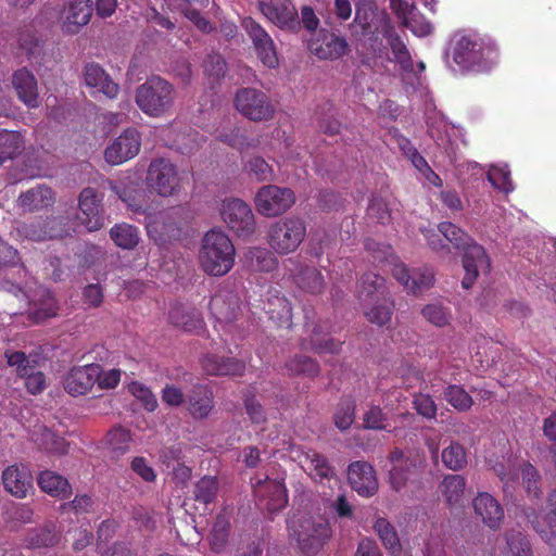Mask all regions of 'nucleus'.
Masks as SVG:
<instances>
[{
    "label": "nucleus",
    "mask_w": 556,
    "mask_h": 556,
    "mask_svg": "<svg viewBox=\"0 0 556 556\" xmlns=\"http://www.w3.org/2000/svg\"><path fill=\"white\" fill-rule=\"evenodd\" d=\"M438 229L442 233L444 241L450 242L452 248L463 252V267L465 276L462 280L464 289L473 287L480 269L490 271V257L484 248L476 242L468 232L451 222L438 224Z\"/></svg>",
    "instance_id": "1"
},
{
    "label": "nucleus",
    "mask_w": 556,
    "mask_h": 556,
    "mask_svg": "<svg viewBox=\"0 0 556 556\" xmlns=\"http://www.w3.org/2000/svg\"><path fill=\"white\" fill-rule=\"evenodd\" d=\"M287 530L291 543L305 556H315L321 552L332 535L327 519L307 515L292 516L287 520Z\"/></svg>",
    "instance_id": "2"
},
{
    "label": "nucleus",
    "mask_w": 556,
    "mask_h": 556,
    "mask_svg": "<svg viewBox=\"0 0 556 556\" xmlns=\"http://www.w3.org/2000/svg\"><path fill=\"white\" fill-rule=\"evenodd\" d=\"M235 245L224 231L212 229L204 235L199 251V264L206 275H227L235 265Z\"/></svg>",
    "instance_id": "3"
},
{
    "label": "nucleus",
    "mask_w": 556,
    "mask_h": 556,
    "mask_svg": "<svg viewBox=\"0 0 556 556\" xmlns=\"http://www.w3.org/2000/svg\"><path fill=\"white\" fill-rule=\"evenodd\" d=\"M496 58L497 48L482 38L460 35L454 39L452 59L463 73L489 72Z\"/></svg>",
    "instance_id": "4"
},
{
    "label": "nucleus",
    "mask_w": 556,
    "mask_h": 556,
    "mask_svg": "<svg viewBox=\"0 0 556 556\" xmlns=\"http://www.w3.org/2000/svg\"><path fill=\"white\" fill-rule=\"evenodd\" d=\"M364 247L370 252L374 261L387 262V264L392 265L393 277L402 283L406 291L417 294L431 288L434 278L432 271L428 268L408 270L406 265L395 260L394 250L389 243L367 239Z\"/></svg>",
    "instance_id": "5"
},
{
    "label": "nucleus",
    "mask_w": 556,
    "mask_h": 556,
    "mask_svg": "<svg viewBox=\"0 0 556 556\" xmlns=\"http://www.w3.org/2000/svg\"><path fill=\"white\" fill-rule=\"evenodd\" d=\"M389 21V15L379 12L374 0H358L352 29L358 40H367L372 54L381 55L386 51L381 34Z\"/></svg>",
    "instance_id": "6"
},
{
    "label": "nucleus",
    "mask_w": 556,
    "mask_h": 556,
    "mask_svg": "<svg viewBox=\"0 0 556 556\" xmlns=\"http://www.w3.org/2000/svg\"><path fill=\"white\" fill-rule=\"evenodd\" d=\"M176 90L165 78L152 75L136 89L135 101L148 116L160 117L174 105Z\"/></svg>",
    "instance_id": "7"
},
{
    "label": "nucleus",
    "mask_w": 556,
    "mask_h": 556,
    "mask_svg": "<svg viewBox=\"0 0 556 556\" xmlns=\"http://www.w3.org/2000/svg\"><path fill=\"white\" fill-rule=\"evenodd\" d=\"M208 309L215 319L214 329L231 333L242 314L240 296L233 290L222 287L212 295Z\"/></svg>",
    "instance_id": "8"
},
{
    "label": "nucleus",
    "mask_w": 556,
    "mask_h": 556,
    "mask_svg": "<svg viewBox=\"0 0 556 556\" xmlns=\"http://www.w3.org/2000/svg\"><path fill=\"white\" fill-rule=\"evenodd\" d=\"M148 188L157 195L168 198L176 195L181 189V176L178 168L164 157L151 161L147 172Z\"/></svg>",
    "instance_id": "9"
},
{
    "label": "nucleus",
    "mask_w": 556,
    "mask_h": 556,
    "mask_svg": "<svg viewBox=\"0 0 556 556\" xmlns=\"http://www.w3.org/2000/svg\"><path fill=\"white\" fill-rule=\"evenodd\" d=\"M220 216L229 230L240 239H249L255 232L256 223L253 211L241 199H225L222 202Z\"/></svg>",
    "instance_id": "10"
},
{
    "label": "nucleus",
    "mask_w": 556,
    "mask_h": 556,
    "mask_svg": "<svg viewBox=\"0 0 556 556\" xmlns=\"http://www.w3.org/2000/svg\"><path fill=\"white\" fill-rule=\"evenodd\" d=\"M235 105L243 116L255 122L267 121L275 112L267 94L254 88L238 90Z\"/></svg>",
    "instance_id": "11"
},
{
    "label": "nucleus",
    "mask_w": 556,
    "mask_h": 556,
    "mask_svg": "<svg viewBox=\"0 0 556 556\" xmlns=\"http://www.w3.org/2000/svg\"><path fill=\"white\" fill-rule=\"evenodd\" d=\"M229 354L206 352L200 357V366L206 376L241 377L245 372V362Z\"/></svg>",
    "instance_id": "12"
},
{
    "label": "nucleus",
    "mask_w": 556,
    "mask_h": 556,
    "mask_svg": "<svg viewBox=\"0 0 556 556\" xmlns=\"http://www.w3.org/2000/svg\"><path fill=\"white\" fill-rule=\"evenodd\" d=\"M103 197L91 187L84 188L78 198V219L88 231H97L104 226Z\"/></svg>",
    "instance_id": "13"
},
{
    "label": "nucleus",
    "mask_w": 556,
    "mask_h": 556,
    "mask_svg": "<svg viewBox=\"0 0 556 556\" xmlns=\"http://www.w3.org/2000/svg\"><path fill=\"white\" fill-rule=\"evenodd\" d=\"M141 136L135 128L123 131L104 151V159L111 165H121L134 159L140 151Z\"/></svg>",
    "instance_id": "14"
},
{
    "label": "nucleus",
    "mask_w": 556,
    "mask_h": 556,
    "mask_svg": "<svg viewBox=\"0 0 556 556\" xmlns=\"http://www.w3.org/2000/svg\"><path fill=\"white\" fill-rule=\"evenodd\" d=\"M242 27L251 38L262 63L269 68H275L278 65V55L271 37L252 17L243 18Z\"/></svg>",
    "instance_id": "15"
},
{
    "label": "nucleus",
    "mask_w": 556,
    "mask_h": 556,
    "mask_svg": "<svg viewBox=\"0 0 556 556\" xmlns=\"http://www.w3.org/2000/svg\"><path fill=\"white\" fill-rule=\"evenodd\" d=\"M144 215L147 233L156 244H165L179 237L180 229L173 212H146Z\"/></svg>",
    "instance_id": "16"
},
{
    "label": "nucleus",
    "mask_w": 556,
    "mask_h": 556,
    "mask_svg": "<svg viewBox=\"0 0 556 556\" xmlns=\"http://www.w3.org/2000/svg\"><path fill=\"white\" fill-rule=\"evenodd\" d=\"M349 45L343 37L337 36L333 31L321 29L317 37L308 42V49L319 60H339L348 51Z\"/></svg>",
    "instance_id": "17"
},
{
    "label": "nucleus",
    "mask_w": 556,
    "mask_h": 556,
    "mask_svg": "<svg viewBox=\"0 0 556 556\" xmlns=\"http://www.w3.org/2000/svg\"><path fill=\"white\" fill-rule=\"evenodd\" d=\"M216 403L213 390L205 384H195L186 399V410L195 421L210 418L215 412Z\"/></svg>",
    "instance_id": "18"
},
{
    "label": "nucleus",
    "mask_w": 556,
    "mask_h": 556,
    "mask_svg": "<svg viewBox=\"0 0 556 556\" xmlns=\"http://www.w3.org/2000/svg\"><path fill=\"white\" fill-rule=\"evenodd\" d=\"M99 364L74 366L64 378V389L72 396L85 395L96 384L100 374Z\"/></svg>",
    "instance_id": "19"
},
{
    "label": "nucleus",
    "mask_w": 556,
    "mask_h": 556,
    "mask_svg": "<svg viewBox=\"0 0 556 556\" xmlns=\"http://www.w3.org/2000/svg\"><path fill=\"white\" fill-rule=\"evenodd\" d=\"M350 485L362 496H372L378 492L379 482L376 470L365 460L352 462L348 469Z\"/></svg>",
    "instance_id": "20"
},
{
    "label": "nucleus",
    "mask_w": 556,
    "mask_h": 556,
    "mask_svg": "<svg viewBox=\"0 0 556 556\" xmlns=\"http://www.w3.org/2000/svg\"><path fill=\"white\" fill-rule=\"evenodd\" d=\"M63 543V532L53 521L29 529L24 538L25 546L30 549L55 548Z\"/></svg>",
    "instance_id": "21"
},
{
    "label": "nucleus",
    "mask_w": 556,
    "mask_h": 556,
    "mask_svg": "<svg viewBox=\"0 0 556 556\" xmlns=\"http://www.w3.org/2000/svg\"><path fill=\"white\" fill-rule=\"evenodd\" d=\"M473 513L477 518L491 530H497L504 518L505 510L496 497L488 492L478 493L472 501Z\"/></svg>",
    "instance_id": "22"
},
{
    "label": "nucleus",
    "mask_w": 556,
    "mask_h": 556,
    "mask_svg": "<svg viewBox=\"0 0 556 556\" xmlns=\"http://www.w3.org/2000/svg\"><path fill=\"white\" fill-rule=\"evenodd\" d=\"M388 460L391 466L389 469L390 484L396 492H400L407 484L409 476L413 475L416 459L412 454L394 448L389 453Z\"/></svg>",
    "instance_id": "23"
},
{
    "label": "nucleus",
    "mask_w": 556,
    "mask_h": 556,
    "mask_svg": "<svg viewBox=\"0 0 556 556\" xmlns=\"http://www.w3.org/2000/svg\"><path fill=\"white\" fill-rule=\"evenodd\" d=\"M11 80L21 102H23L28 109H36L39 106L38 80L31 71L26 67L16 70L12 74Z\"/></svg>",
    "instance_id": "24"
},
{
    "label": "nucleus",
    "mask_w": 556,
    "mask_h": 556,
    "mask_svg": "<svg viewBox=\"0 0 556 556\" xmlns=\"http://www.w3.org/2000/svg\"><path fill=\"white\" fill-rule=\"evenodd\" d=\"M283 267L286 271L290 273V277L298 283L300 289L311 293H319L324 290V276L317 268L300 266L292 258L285 261Z\"/></svg>",
    "instance_id": "25"
},
{
    "label": "nucleus",
    "mask_w": 556,
    "mask_h": 556,
    "mask_svg": "<svg viewBox=\"0 0 556 556\" xmlns=\"http://www.w3.org/2000/svg\"><path fill=\"white\" fill-rule=\"evenodd\" d=\"M83 76L87 87L96 89L109 99L117 98L119 93L118 84L98 63H87L84 67Z\"/></svg>",
    "instance_id": "26"
},
{
    "label": "nucleus",
    "mask_w": 556,
    "mask_h": 556,
    "mask_svg": "<svg viewBox=\"0 0 556 556\" xmlns=\"http://www.w3.org/2000/svg\"><path fill=\"white\" fill-rule=\"evenodd\" d=\"M4 490L17 498H24L33 489V476L25 466L11 465L2 471Z\"/></svg>",
    "instance_id": "27"
},
{
    "label": "nucleus",
    "mask_w": 556,
    "mask_h": 556,
    "mask_svg": "<svg viewBox=\"0 0 556 556\" xmlns=\"http://www.w3.org/2000/svg\"><path fill=\"white\" fill-rule=\"evenodd\" d=\"M169 323L186 332L199 334L205 326L199 311L184 305H175L168 314Z\"/></svg>",
    "instance_id": "28"
},
{
    "label": "nucleus",
    "mask_w": 556,
    "mask_h": 556,
    "mask_svg": "<svg viewBox=\"0 0 556 556\" xmlns=\"http://www.w3.org/2000/svg\"><path fill=\"white\" fill-rule=\"evenodd\" d=\"M40 490L53 498L63 501L68 498L73 489L70 481L53 470H43L37 477Z\"/></svg>",
    "instance_id": "29"
},
{
    "label": "nucleus",
    "mask_w": 556,
    "mask_h": 556,
    "mask_svg": "<svg viewBox=\"0 0 556 556\" xmlns=\"http://www.w3.org/2000/svg\"><path fill=\"white\" fill-rule=\"evenodd\" d=\"M55 201L54 192L46 185H38L18 197V205L27 212L51 206Z\"/></svg>",
    "instance_id": "30"
},
{
    "label": "nucleus",
    "mask_w": 556,
    "mask_h": 556,
    "mask_svg": "<svg viewBox=\"0 0 556 556\" xmlns=\"http://www.w3.org/2000/svg\"><path fill=\"white\" fill-rule=\"evenodd\" d=\"M92 15L91 0H72L68 5L64 30L70 34L78 33L81 26L89 23Z\"/></svg>",
    "instance_id": "31"
},
{
    "label": "nucleus",
    "mask_w": 556,
    "mask_h": 556,
    "mask_svg": "<svg viewBox=\"0 0 556 556\" xmlns=\"http://www.w3.org/2000/svg\"><path fill=\"white\" fill-rule=\"evenodd\" d=\"M386 38L387 43L391 48L393 61L401 65L403 70H409L413 66V60L405 42L401 39L394 29V24L390 20L386 29L381 34V39Z\"/></svg>",
    "instance_id": "32"
},
{
    "label": "nucleus",
    "mask_w": 556,
    "mask_h": 556,
    "mask_svg": "<svg viewBox=\"0 0 556 556\" xmlns=\"http://www.w3.org/2000/svg\"><path fill=\"white\" fill-rule=\"evenodd\" d=\"M282 239L280 240V252L288 253L296 250L305 237V223L299 217L287 219L282 228Z\"/></svg>",
    "instance_id": "33"
},
{
    "label": "nucleus",
    "mask_w": 556,
    "mask_h": 556,
    "mask_svg": "<svg viewBox=\"0 0 556 556\" xmlns=\"http://www.w3.org/2000/svg\"><path fill=\"white\" fill-rule=\"evenodd\" d=\"M25 149V142L18 131L0 129V165L17 157Z\"/></svg>",
    "instance_id": "34"
},
{
    "label": "nucleus",
    "mask_w": 556,
    "mask_h": 556,
    "mask_svg": "<svg viewBox=\"0 0 556 556\" xmlns=\"http://www.w3.org/2000/svg\"><path fill=\"white\" fill-rule=\"evenodd\" d=\"M466 479L459 475H448L443 478L439 488L450 506L462 505L466 489Z\"/></svg>",
    "instance_id": "35"
},
{
    "label": "nucleus",
    "mask_w": 556,
    "mask_h": 556,
    "mask_svg": "<svg viewBox=\"0 0 556 556\" xmlns=\"http://www.w3.org/2000/svg\"><path fill=\"white\" fill-rule=\"evenodd\" d=\"M230 532V516L226 511L219 513L212 527L210 534V546L215 553H222L227 543Z\"/></svg>",
    "instance_id": "36"
},
{
    "label": "nucleus",
    "mask_w": 556,
    "mask_h": 556,
    "mask_svg": "<svg viewBox=\"0 0 556 556\" xmlns=\"http://www.w3.org/2000/svg\"><path fill=\"white\" fill-rule=\"evenodd\" d=\"M110 237L121 249L132 250L140 241L139 229L130 224H115L110 230Z\"/></svg>",
    "instance_id": "37"
},
{
    "label": "nucleus",
    "mask_w": 556,
    "mask_h": 556,
    "mask_svg": "<svg viewBox=\"0 0 556 556\" xmlns=\"http://www.w3.org/2000/svg\"><path fill=\"white\" fill-rule=\"evenodd\" d=\"M255 206L260 214L268 217L278 215V187L268 185L262 187L255 197Z\"/></svg>",
    "instance_id": "38"
},
{
    "label": "nucleus",
    "mask_w": 556,
    "mask_h": 556,
    "mask_svg": "<svg viewBox=\"0 0 556 556\" xmlns=\"http://www.w3.org/2000/svg\"><path fill=\"white\" fill-rule=\"evenodd\" d=\"M387 288L384 277L367 273L364 274L361 280L358 296L361 300L377 299L386 296Z\"/></svg>",
    "instance_id": "39"
},
{
    "label": "nucleus",
    "mask_w": 556,
    "mask_h": 556,
    "mask_svg": "<svg viewBox=\"0 0 556 556\" xmlns=\"http://www.w3.org/2000/svg\"><path fill=\"white\" fill-rule=\"evenodd\" d=\"M303 469L308 471L313 479H325L333 475V469L329 466L326 457L316 451H309L303 459Z\"/></svg>",
    "instance_id": "40"
},
{
    "label": "nucleus",
    "mask_w": 556,
    "mask_h": 556,
    "mask_svg": "<svg viewBox=\"0 0 556 556\" xmlns=\"http://www.w3.org/2000/svg\"><path fill=\"white\" fill-rule=\"evenodd\" d=\"M442 462L447 469L462 470L467 467L468 456L464 445L452 441L441 453Z\"/></svg>",
    "instance_id": "41"
},
{
    "label": "nucleus",
    "mask_w": 556,
    "mask_h": 556,
    "mask_svg": "<svg viewBox=\"0 0 556 556\" xmlns=\"http://www.w3.org/2000/svg\"><path fill=\"white\" fill-rule=\"evenodd\" d=\"M369 309H366L364 315L367 320L378 326H384L390 323L393 312L394 302L387 296L380 298Z\"/></svg>",
    "instance_id": "42"
},
{
    "label": "nucleus",
    "mask_w": 556,
    "mask_h": 556,
    "mask_svg": "<svg viewBox=\"0 0 556 556\" xmlns=\"http://www.w3.org/2000/svg\"><path fill=\"white\" fill-rule=\"evenodd\" d=\"M356 417V402L352 397H343L339 401L334 410V425L342 432L353 425Z\"/></svg>",
    "instance_id": "43"
},
{
    "label": "nucleus",
    "mask_w": 556,
    "mask_h": 556,
    "mask_svg": "<svg viewBox=\"0 0 556 556\" xmlns=\"http://www.w3.org/2000/svg\"><path fill=\"white\" fill-rule=\"evenodd\" d=\"M303 348L315 351L316 353H339L342 349V341L334 339H325L320 336V326L314 327L309 341L303 342Z\"/></svg>",
    "instance_id": "44"
},
{
    "label": "nucleus",
    "mask_w": 556,
    "mask_h": 556,
    "mask_svg": "<svg viewBox=\"0 0 556 556\" xmlns=\"http://www.w3.org/2000/svg\"><path fill=\"white\" fill-rule=\"evenodd\" d=\"M374 529L378 533L382 544L392 553L401 551L400 538L396 530L387 518H378L375 521Z\"/></svg>",
    "instance_id": "45"
},
{
    "label": "nucleus",
    "mask_w": 556,
    "mask_h": 556,
    "mask_svg": "<svg viewBox=\"0 0 556 556\" xmlns=\"http://www.w3.org/2000/svg\"><path fill=\"white\" fill-rule=\"evenodd\" d=\"M444 395L446 402L458 412L469 410L475 403L471 395L459 384L446 386Z\"/></svg>",
    "instance_id": "46"
},
{
    "label": "nucleus",
    "mask_w": 556,
    "mask_h": 556,
    "mask_svg": "<svg viewBox=\"0 0 556 556\" xmlns=\"http://www.w3.org/2000/svg\"><path fill=\"white\" fill-rule=\"evenodd\" d=\"M218 489L219 483L216 478L204 476L194 485V501L204 505L211 504L215 501Z\"/></svg>",
    "instance_id": "47"
},
{
    "label": "nucleus",
    "mask_w": 556,
    "mask_h": 556,
    "mask_svg": "<svg viewBox=\"0 0 556 556\" xmlns=\"http://www.w3.org/2000/svg\"><path fill=\"white\" fill-rule=\"evenodd\" d=\"M94 507V500L92 495L84 493L76 494L72 501L63 502L59 506L61 514L72 513L76 516L87 515L92 513Z\"/></svg>",
    "instance_id": "48"
},
{
    "label": "nucleus",
    "mask_w": 556,
    "mask_h": 556,
    "mask_svg": "<svg viewBox=\"0 0 556 556\" xmlns=\"http://www.w3.org/2000/svg\"><path fill=\"white\" fill-rule=\"evenodd\" d=\"M287 368L293 375H303L311 378L317 377L320 374V366L317 361L305 355H298L291 358L287 364Z\"/></svg>",
    "instance_id": "49"
},
{
    "label": "nucleus",
    "mask_w": 556,
    "mask_h": 556,
    "mask_svg": "<svg viewBox=\"0 0 556 556\" xmlns=\"http://www.w3.org/2000/svg\"><path fill=\"white\" fill-rule=\"evenodd\" d=\"M278 484L275 480L270 481L266 478L265 481H258L257 485L254 489L256 496L260 497V507L262 509H266L270 515V518L274 519L276 513L278 511V500L276 497L275 492L268 498L265 497V492L269 489L277 490Z\"/></svg>",
    "instance_id": "50"
},
{
    "label": "nucleus",
    "mask_w": 556,
    "mask_h": 556,
    "mask_svg": "<svg viewBox=\"0 0 556 556\" xmlns=\"http://www.w3.org/2000/svg\"><path fill=\"white\" fill-rule=\"evenodd\" d=\"M106 440L111 451L118 457L129 450L131 434L129 430L118 426L108 432Z\"/></svg>",
    "instance_id": "51"
},
{
    "label": "nucleus",
    "mask_w": 556,
    "mask_h": 556,
    "mask_svg": "<svg viewBox=\"0 0 556 556\" xmlns=\"http://www.w3.org/2000/svg\"><path fill=\"white\" fill-rule=\"evenodd\" d=\"M507 556H532V546L525 534L510 530L505 534Z\"/></svg>",
    "instance_id": "52"
},
{
    "label": "nucleus",
    "mask_w": 556,
    "mask_h": 556,
    "mask_svg": "<svg viewBox=\"0 0 556 556\" xmlns=\"http://www.w3.org/2000/svg\"><path fill=\"white\" fill-rule=\"evenodd\" d=\"M130 393L142 404L148 412H154L157 406V399L154 393L143 383L134 381L129 384Z\"/></svg>",
    "instance_id": "53"
},
{
    "label": "nucleus",
    "mask_w": 556,
    "mask_h": 556,
    "mask_svg": "<svg viewBox=\"0 0 556 556\" xmlns=\"http://www.w3.org/2000/svg\"><path fill=\"white\" fill-rule=\"evenodd\" d=\"M18 50L27 59L37 56L41 50L40 40L29 30L22 31L17 39Z\"/></svg>",
    "instance_id": "54"
},
{
    "label": "nucleus",
    "mask_w": 556,
    "mask_h": 556,
    "mask_svg": "<svg viewBox=\"0 0 556 556\" xmlns=\"http://www.w3.org/2000/svg\"><path fill=\"white\" fill-rule=\"evenodd\" d=\"M244 169L258 181L267 180L273 174L271 167L261 156L250 159L245 163Z\"/></svg>",
    "instance_id": "55"
},
{
    "label": "nucleus",
    "mask_w": 556,
    "mask_h": 556,
    "mask_svg": "<svg viewBox=\"0 0 556 556\" xmlns=\"http://www.w3.org/2000/svg\"><path fill=\"white\" fill-rule=\"evenodd\" d=\"M226 67L227 63L224 56L218 53L208 54L204 63L205 74L214 80H219L225 76Z\"/></svg>",
    "instance_id": "56"
},
{
    "label": "nucleus",
    "mask_w": 556,
    "mask_h": 556,
    "mask_svg": "<svg viewBox=\"0 0 556 556\" xmlns=\"http://www.w3.org/2000/svg\"><path fill=\"white\" fill-rule=\"evenodd\" d=\"M522 482L526 485V490L529 494L538 496L541 492L540 489V475L539 471L531 463H526L521 468Z\"/></svg>",
    "instance_id": "57"
},
{
    "label": "nucleus",
    "mask_w": 556,
    "mask_h": 556,
    "mask_svg": "<svg viewBox=\"0 0 556 556\" xmlns=\"http://www.w3.org/2000/svg\"><path fill=\"white\" fill-rule=\"evenodd\" d=\"M388 416L379 406H371L364 413L363 427L365 429L382 430L387 428Z\"/></svg>",
    "instance_id": "58"
},
{
    "label": "nucleus",
    "mask_w": 556,
    "mask_h": 556,
    "mask_svg": "<svg viewBox=\"0 0 556 556\" xmlns=\"http://www.w3.org/2000/svg\"><path fill=\"white\" fill-rule=\"evenodd\" d=\"M367 214L376 218L379 224H388L391 220V214L387 202L381 198H371L367 208Z\"/></svg>",
    "instance_id": "59"
},
{
    "label": "nucleus",
    "mask_w": 556,
    "mask_h": 556,
    "mask_svg": "<svg viewBox=\"0 0 556 556\" xmlns=\"http://www.w3.org/2000/svg\"><path fill=\"white\" fill-rule=\"evenodd\" d=\"M20 377L25 380V387L31 394H39L46 388V377L43 372L36 370L35 366L30 367L25 376Z\"/></svg>",
    "instance_id": "60"
},
{
    "label": "nucleus",
    "mask_w": 556,
    "mask_h": 556,
    "mask_svg": "<svg viewBox=\"0 0 556 556\" xmlns=\"http://www.w3.org/2000/svg\"><path fill=\"white\" fill-rule=\"evenodd\" d=\"M488 178L493 187L498 190L504 192L513 190L510 173L502 169V167H492L491 170H489Z\"/></svg>",
    "instance_id": "61"
},
{
    "label": "nucleus",
    "mask_w": 556,
    "mask_h": 556,
    "mask_svg": "<svg viewBox=\"0 0 556 556\" xmlns=\"http://www.w3.org/2000/svg\"><path fill=\"white\" fill-rule=\"evenodd\" d=\"M414 406L417 413L426 418H434L437 416L438 407L430 394H415Z\"/></svg>",
    "instance_id": "62"
},
{
    "label": "nucleus",
    "mask_w": 556,
    "mask_h": 556,
    "mask_svg": "<svg viewBox=\"0 0 556 556\" xmlns=\"http://www.w3.org/2000/svg\"><path fill=\"white\" fill-rule=\"evenodd\" d=\"M422 315L432 325L443 327L448 324V315L446 314L445 307L438 304L426 305L422 308Z\"/></svg>",
    "instance_id": "63"
},
{
    "label": "nucleus",
    "mask_w": 556,
    "mask_h": 556,
    "mask_svg": "<svg viewBox=\"0 0 556 556\" xmlns=\"http://www.w3.org/2000/svg\"><path fill=\"white\" fill-rule=\"evenodd\" d=\"M250 257L255 262L256 268L262 271H268L274 267V255L264 248H253L250 251Z\"/></svg>",
    "instance_id": "64"
}]
</instances>
